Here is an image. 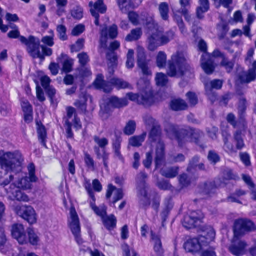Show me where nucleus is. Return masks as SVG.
<instances>
[{"label": "nucleus", "instance_id": "1", "mask_svg": "<svg viewBox=\"0 0 256 256\" xmlns=\"http://www.w3.org/2000/svg\"><path fill=\"white\" fill-rule=\"evenodd\" d=\"M29 176H24L18 180L16 184H10L9 189L6 188V191L10 198L12 200L28 202V196L21 192L20 189L24 190H30L32 188V182L38 180L35 175L36 168L34 164H30L28 166Z\"/></svg>", "mask_w": 256, "mask_h": 256}, {"label": "nucleus", "instance_id": "2", "mask_svg": "<svg viewBox=\"0 0 256 256\" xmlns=\"http://www.w3.org/2000/svg\"><path fill=\"white\" fill-rule=\"evenodd\" d=\"M256 230L254 224L250 221L239 220L236 222L234 228V238L228 250L236 256H242L246 252L248 246L246 242L239 238L248 232Z\"/></svg>", "mask_w": 256, "mask_h": 256}, {"label": "nucleus", "instance_id": "3", "mask_svg": "<svg viewBox=\"0 0 256 256\" xmlns=\"http://www.w3.org/2000/svg\"><path fill=\"white\" fill-rule=\"evenodd\" d=\"M190 68L186 54L184 52H177L168 62L167 74L170 77H181L189 70Z\"/></svg>", "mask_w": 256, "mask_h": 256}, {"label": "nucleus", "instance_id": "4", "mask_svg": "<svg viewBox=\"0 0 256 256\" xmlns=\"http://www.w3.org/2000/svg\"><path fill=\"white\" fill-rule=\"evenodd\" d=\"M24 162V157L18 151L8 152L0 156L2 168L16 173V176L22 172Z\"/></svg>", "mask_w": 256, "mask_h": 256}, {"label": "nucleus", "instance_id": "5", "mask_svg": "<svg viewBox=\"0 0 256 256\" xmlns=\"http://www.w3.org/2000/svg\"><path fill=\"white\" fill-rule=\"evenodd\" d=\"M166 130L168 136L171 139H176L179 144L182 146L183 144L188 142H197L203 134L200 131L194 130H182L178 132V128L173 125H170Z\"/></svg>", "mask_w": 256, "mask_h": 256}, {"label": "nucleus", "instance_id": "6", "mask_svg": "<svg viewBox=\"0 0 256 256\" xmlns=\"http://www.w3.org/2000/svg\"><path fill=\"white\" fill-rule=\"evenodd\" d=\"M20 41L26 46L28 52L33 58L43 57V55L40 50V46L39 39L33 36H30L28 38L21 36Z\"/></svg>", "mask_w": 256, "mask_h": 256}, {"label": "nucleus", "instance_id": "7", "mask_svg": "<svg viewBox=\"0 0 256 256\" xmlns=\"http://www.w3.org/2000/svg\"><path fill=\"white\" fill-rule=\"evenodd\" d=\"M128 104V101L126 98H118L114 96L108 98L100 105V114L103 115L108 114L111 111L112 108H121L126 106Z\"/></svg>", "mask_w": 256, "mask_h": 256}, {"label": "nucleus", "instance_id": "8", "mask_svg": "<svg viewBox=\"0 0 256 256\" xmlns=\"http://www.w3.org/2000/svg\"><path fill=\"white\" fill-rule=\"evenodd\" d=\"M14 211L16 214L27 221L30 224H36L37 222V214L34 209L31 206L26 205L17 206Z\"/></svg>", "mask_w": 256, "mask_h": 256}, {"label": "nucleus", "instance_id": "9", "mask_svg": "<svg viewBox=\"0 0 256 256\" xmlns=\"http://www.w3.org/2000/svg\"><path fill=\"white\" fill-rule=\"evenodd\" d=\"M198 47L201 51L204 52L202 58V68L206 74H210L214 70L215 66L210 55L206 52L207 44L204 40H201L198 43Z\"/></svg>", "mask_w": 256, "mask_h": 256}, {"label": "nucleus", "instance_id": "10", "mask_svg": "<svg viewBox=\"0 0 256 256\" xmlns=\"http://www.w3.org/2000/svg\"><path fill=\"white\" fill-rule=\"evenodd\" d=\"M149 30V36L147 39L148 48L150 51H154L159 46H161L158 33V25L154 22H149L148 24Z\"/></svg>", "mask_w": 256, "mask_h": 256}, {"label": "nucleus", "instance_id": "11", "mask_svg": "<svg viewBox=\"0 0 256 256\" xmlns=\"http://www.w3.org/2000/svg\"><path fill=\"white\" fill-rule=\"evenodd\" d=\"M148 178L147 174L144 172H141L136 176L138 188L139 191V196L141 198L142 204L144 206L150 204L149 198L148 196L146 190V180Z\"/></svg>", "mask_w": 256, "mask_h": 256}, {"label": "nucleus", "instance_id": "12", "mask_svg": "<svg viewBox=\"0 0 256 256\" xmlns=\"http://www.w3.org/2000/svg\"><path fill=\"white\" fill-rule=\"evenodd\" d=\"M204 218V215L201 211L192 212L184 216L183 226L188 229L195 228L200 225Z\"/></svg>", "mask_w": 256, "mask_h": 256}, {"label": "nucleus", "instance_id": "13", "mask_svg": "<svg viewBox=\"0 0 256 256\" xmlns=\"http://www.w3.org/2000/svg\"><path fill=\"white\" fill-rule=\"evenodd\" d=\"M204 238H192L188 240L184 244V248L188 252L196 253L205 248Z\"/></svg>", "mask_w": 256, "mask_h": 256}, {"label": "nucleus", "instance_id": "14", "mask_svg": "<svg viewBox=\"0 0 256 256\" xmlns=\"http://www.w3.org/2000/svg\"><path fill=\"white\" fill-rule=\"evenodd\" d=\"M126 97L132 102L145 106L150 105L154 102L153 96L151 92H144L140 95L129 92L126 94Z\"/></svg>", "mask_w": 256, "mask_h": 256}, {"label": "nucleus", "instance_id": "15", "mask_svg": "<svg viewBox=\"0 0 256 256\" xmlns=\"http://www.w3.org/2000/svg\"><path fill=\"white\" fill-rule=\"evenodd\" d=\"M68 226L74 237L78 239V233L80 232V225L78 216L75 208L73 207L70 209Z\"/></svg>", "mask_w": 256, "mask_h": 256}, {"label": "nucleus", "instance_id": "16", "mask_svg": "<svg viewBox=\"0 0 256 256\" xmlns=\"http://www.w3.org/2000/svg\"><path fill=\"white\" fill-rule=\"evenodd\" d=\"M137 57L138 66L142 69L143 74L146 75H150L152 74L148 67L145 50L144 48L140 46L138 47Z\"/></svg>", "mask_w": 256, "mask_h": 256}, {"label": "nucleus", "instance_id": "17", "mask_svg": "<svg viewBox=\"0 0 256 256\" xmlns=\"http://www.w3.org/2000/svg\"><path fill=\"white\" fill-rule=\"evenodd\" d=\"M12 236L22 244H26L28 239L23 225L16 224L12 226Z\"/></svg>", "mask_w": 256, "mask_h": 256}, {"label": "nucleus", "instance_id": "18", "mask_svg": "<svg viewBox=\"0 0 256 256\" xmlns=\"http://www.w3.org/2000/svg\"><path fill=\"white\" fill-rule=\"evenodd\" d=\"M100 42L102 46H106L108 36L112 39L115 38L118 34V26L113 24L109 28H104L101 30Z\"/></svg>", "mask_w": 256, "mask_h": 256}, {"label": "nucleus", "instance_id": "19", "mask_svg": "<svg viewBox=\"0 0 256 256\" xmlns=\"http://www.w3.org/2000/svg\"><path fill=\"white\" fill-rule=\"evenodd\" d=\"M164 144L163 142L160 141L156 146V156L155 158V163L156 168L164 164Z\"/></svg>", "mask_w": 256, "mask_h": 256}, {"label": "nucleus", "instance_id": "20", "mask_svg": "<svg viewBox=\"0 0 256 256\" xmlns=\"http://www.w3.org/2000/svg\"><path fill=\"white\" fill-rule=\"evenodd\" d=\"M223 82L220 80H214L205 84V88L207 94L212 102L216 99V96L212 93V89L220 90L222 86Z\"/></svg>", "mask_w": 256, "mask_h": 256}, {"label": "nucleus", "instance_id": "21", "mask_svg": "<svg viewBox=\"0 0 256 256\" xmlns=\"http://www.w3.org/2000/svg\"><path fill=\"white\" fill-rule=\"evenodd\" d=\"M106 8L102 0H98L95 2L94 8L90 9V12L92 16L95 18L96 20L94 22L96 26H99V15L97 12H100L102 14L106 12Z\"/></svg>", "mask_w": 256, "mask_h": 256}, {"label": "nucleus", "instance_id": "22", "mask_svg": "<svg viewBox=\"0 0 256 256\" xmlns=\"http://www.w3.org/2000/svg\"><path fill=\"white\" fill-rule=\"evenodd\" d=\"M95 86L98 88L102 90L105 92H110L112 90V84L104 80V77L102 75L98 76L94 82Z\"/></svg>", "mask_w": 256, "mask_h": 256}, {"label": "nucleus", "instance_id": "23", "mask_svg": "<svg viewBox=\"0 0 256 256\" xmlns=\"http://www.w3.org/2000/svg\"><path fill=\"white\" fill-rule=\"evenodd\" d=\"M67 112V120H66L70 121V120L74 117V120H72V122L74 126L76 128H82V124L79 118H78L76 110L72 107H68L66 108Z\"/></svg>", "mask_w": 256, "mask_h": 256}, {"label": "nucleus", "instance_id": "24", "mask_svg": "<svg viewBox=\"0 0 256 256\" xmlns=\"http://www.w3.org/2000/svg\"><path fill=\"white\" fill-rule=\"evenodd\" d=\"M58 60L62 64L63 70L66 72H69L72 71L74 64L73 60L70 58L67 55L62 54Z\"/></svg>", "mask_w": 256, "mask_h": 256}, {"label": "nucleus", "instance_id": "25", "mask_svg": "<svg viewBox=\"0 0 256 256\" xmlns=\"http://www.w3.org/2000/svg\"><path fill=\"white\" fill-rule=\"evenodd\" d=\"M199 237L204 238V244H205L206 247L207 246L210 242L214 240L216 237V232L212 228L208 226L206 228L205 230L204 231L203 234Z\"/></svg>", "mask_w": 256, "mask_h": 256}, {"label": "nucleus", "instance_id": "26", "mask_svg": "<svg viewBox=\"0 0 256 256\" xmlns=\"http://www.w3.org/2000/svg\"><path fill=\"white\" fill-rule=\"evenodd\" d=\"M152 240L154 243V249L156 254L158 256H162L164 253V250L162 246V243L160 238L152 233Z\"/></svg>", "mask_w": 256, "mask_h": 256}, {"label": "nucleus", "instance_id": "27", "mask_svg": "<svg viewBox=\"0 0 256 256\" xmlns=\"http://www.w3.org/2000/svg\"><path fill=\"white\" fill-rule=\"evenodd\" d=\"M158 33L161 46L168 44L174 39V32L172 30L164 32L158 29Z\"/></svg>", "mask_w": 256, "mask_h": 256}, {"label": "nucleus", "instance_id": "28", "mask_svg": "<svg viewBox=\"0 0 256 256\" xmlns=\"http://www.w3.org/2000/svg\"><path fill=\"white\" fill-rule=\"evenodd\" d=\"M256 78V72L251 70L242 72L239 76V78L242 83H250L254 80Z\"/></svg>", "mask_w": 256, "mask_h": 256}, {"label": "nucleus", "instance_id": "29", "mask_svg": "<svg viewBox=\"0 0 256 256\" xmlns=\"http://www.w3.org/2000/svg\"><path fill=\"white\" fill-rule=\"evenodd\" d=\"M102 222L104 226L108 230H112L116 227V218L113 214L110 216H104L102 218Z\"/></svg>", "mask_w": 256, "mask_h": 256}, {"label": "nucleus", "instance_id": "30", "mask_svg": "<svg viewBox=\"0 0 256 256\" xmlns=\"http://www.w3.org/2000/svg\"><path fill=\"white\" fill-rule=\"evenodd\" d=\"M179 168L174 166L168 168H162L160 173L162 175L168 178H172L176 177L178 174Z\"/></svg>", "mask_w": 256, "mask_h": 256}, {"label": "nucleus", "instance_id": "31", "mask_svg": "<svg viewBox=\"0 0 256 256\" xmlns=\"http://www.w3.org/2000/svg\"><path fill=\"white\" fill-rule=\"evenodd\" d=\"M94 150L96 155L97 158H102L103 160L104 165V167L106 168H108L109 154L106 152L105 150H102V152H101L100 148H98V146H94Z\"/></svg>", "mask_w": 256, "mask_h": 256}, {"label": "nucleus", "instance_id": "32", "mask_svg": "<svg viewBox=\"0 0 256 256\" xmlns=\"http://www.w3.org/2000/svg\"><path fill=\"white\" fill-rule=\"evenodd\" d=\"M170 106L172 110L176 111L183 110L188 108V104L184 100L176 99L172 102Z\"/></svg>", "mask_w": 256, "mask_h": 256}, {"label": "nucleus", "instance_id": "33", "mask_svg": "<svg viewBox=\"0 0 256 256\" xmlns=\"http://www.w3.org/2000/svg\"><path fill=\"white\" fill-rule=\"evenodd\" d=\"M56 4V14L59 16H62L66 14V8L68 4V0H54Z\"/></svg>", "mask_w": 256, "mask_h": 256}, {"label": "nucleus", "instance_id": "34", "mask_svg": "<svg viewBox=\"0 0 256 256\" xmlns=\"http://www.w3.org/2000/svg\"><path fill=\"white\" fill-rule=\"evenodd\" d=\"M146 133H144L140 136H134L129 140V144L134 147H139L142 146L146 137Z\"/></svg>", "mask_w": 256, "mask_h": 256}, {"label": "nucleus", "instance_id": "35", "mask_svg": "<svg viewBox=\"0 0 256 256\" xmlns=\"http://www.w3.org/2000/svg\"><path fill=\"white\" fill-rule=\"evenodd\" d=\"M110 83L118 89L132 88L130 84L122 79L112 78L110 80Z\"/></svg>", "mask_w": 256, "mask_h": 256}, {"label": "nucleus", "instance_id": "36", "mask_svg": "<svg viewBox=\"0 0 256 256\" xmlns=\"http://www.w3.org/2000/svg\"><path fill=\"white\" fill-rule=\"evenodd\" d=\"M142 34V30L140 28H136L132 30L126 38L127 42H132L138 40Z\"/></svg>", "mask_w": 256, "mask_h": 256}, {"label": "nucleus", "instance_id": "37", "mask_svg": "<svg viewBox=\"0 0 256 256\" xmlns=\"http://www.w3.org/2000/svg\"><path fill=\"white\" fill-rule=\"evenodd\" d=\"M122 140L119 138L114 141L112 144L113 150L114 152V157L119 160H124V158L121 154L120 147Z\"/></svg>", "mask_w": 256, "mask_h": 256}, {"label": "nucleus", "instance_id": "38", "mask_svg": "<svg viewBox=\"0 0 256 256\" xmlns=\"http://www.w3.org/2000/svg\"><path fill=\"white\" fill-rule=\"evenodd\" d=\"M84 162L86 168L94 172L96 169L95 162L93 158L88 152L84 153Z\"/></svg>", "mask_w": 256, "mask_h": 256}, {"label": "nucleus", "instance_id": "39", "mask_svg": "<svg viewBox=\"0 0 256 256\" xmlns=\"http://www.w3.org/2000/svg\"><path fill=\"white\" fill-rule=\"evenodd\" d=\"M246 194V192L242 190L238 189L236 191V192L229 196L228 198V202H237L238 204H241L238 198L245 196Z\"/></svg>", "mask_w": 256, "mask_h": 256}, {"label": "nucleus", "instance_id": "40", "mask_svg": "<svg viewBox=\"0 0 256 256\" xmlns=\"http://www.w3.org/2000/svg\"><path fill=\"white\" fill-rule=\"evenodd\" d=\"M234 140L236 143V148L238 150H242L245 146L243 138L242 137V132L240 130H237L234 134Z\"/></svg>", "mask_w": 256, "mask_h": 256}, {"label": "nucleus", "instance_id": "41", "mask_svg": "<svg viewBox=\"0 0 256 256\" xmlns=\"http://www.w3.org/2000/svg\"><path fill=\"white\" fill-rule=\"evenodd\" d=\"M159 11L162 18L166 20L168 19L169 7L166 2H162L160 4Z\"/></svg>", "mask_w": 256, "mask_h": 256}, {"label": "nucleus", "instance_id": "42", "mask_svg": "<svg viewBox=\"0 0 256 256\" xmlns=\"http://www.w3.org/2000/svg\"><path fill=\"white\" fill-rule=\"evenodd\" d=\"M136 128V123L134 120H130L126 123L124 128V134L130 136L134 134Z\"/></svg>", "mask_w": 256, "mask_h": 256}, {"label": "nucleus", "instance_id": "43", "mask_svg": "<svg viewBox=\"0 0 256 256\" xmlns=\"http://www.w3.org/2000/svg\"><path fill=\"white\" fill-rule=\"evenodd\" d=\"M93 200L90 202V207L94 212L98 216H101L102 218L106 215V208L105 206H102L100 207H97Z\"/></svg>", "mask_w": 256, "mask_h": 256}, {"label": "nucleus", "instance_id": "44", "mask_svg": "<svg viewBox=\"0 0 256 256\" xmlns=\"http://www.w3.org/2000/svg\"><path fill=\"white\" fill-rule=\"evenodd\" d=\"M220 66L224 67L227 72L230 73L232 72L234 66V62L230 60L228 58H224L220 62Z\"/></svg>", "mask_w": 256, "mask_h": 256}, {"label": "nucleus", "instance_id": "45", "mask_svg": "<svg viewBox=\"0 0 256 256\" xmlns=\"http://www.w3.org/2000/svg\"><path fill=\"white\" fill-rule=\"evenodd\" d=\"M167 56L164 52H160L156 58L157 66L160 68H164L166 65Z\"/></svg>", "mask_w": 256, "mask_h": 256}, {"label": "nucleus", "instance_id": "46", "mask_svg": "<svg viewBox=\"0 0 256 256\" xmlns=\"http://www.w3.org/2000/svg\"><path fill=\"white\" fill-rule=\"evenodd\" d=\"M86 102L87 98L86 96H84L80 100H76L74 102V106L80 109L82 112H86Z\"/></svg>", "mask_w": 256, "mask_h": 256}, {"label": "nucleus", "instance_id": "47", "mask_svg": "<svg viewBox=\"0 0 256 256\" xmlns=\"http://www.w3.org/2000/svg\"><path fill=\"white\" fill-rule=\"evenodd\" d=\"M156 84L159 86H164L168 82L167 76L162 73H158L156 77Z\"/></svg>", "mask_w": 256, "mask_h": 256}, {"label": "nucleus", "instance_id": "48", "mask_svg": "<svg viewBox=\"0 0 256 256\" xmlns=\"http://www.w3.org/2000/svg\"><path fill=\"white\" fill-rule=\"evenodd\" d=\"M134 51L132 50H129L127 54L126 66L128 68H132L134 66Z\"/></svg>", "mask_w": 256, "mask_h": 256}, {"label": "nucleus", "instance_id": "49", "mask_svg": "<svg viewBox=\"0 0 256 256\" xmlns=\"http://www.w3.org/2000/svg\"><path fill=\"white\" fill-rule=\"evenodd\" d=\"M223 137L224 150L228 152H234V146L228 142V138L230 137V134H226V135L224 136V134H223Z\"/></svg>", "mask_w": 256, "mask_h": 256}, {"label": "nucleus", "instance_id": "50", "mask_svg": "<svg viewBox=\"0 0 256 256\" xmlns=\"http://www.w3.org/2000/svg\"><path fill=\"white\" fill-rule=\"evenodd\" d=\"M29 242L32 245H37L39 242V238L34 230L32 229L28 230Z\"/></svg>", "mask_w": 256, "mask_h": 256}, {"label": "nucleus", "instance_id": "51", "mask_svg": "<svg viewBox=\"0 0 256 256\" xmlns=\"http://www.w3.org/2000/svg\"><path fill=\"white\" fill-rule=\"evenodd\" d=\"M187 100L190 106H196L198 103V96L195 93L189 92L186 94Z\"/></svg>", "mask_w": 256, "mask_h": 256}, {"label": "nucleus", "instance_id": "52", "mask_svg": "<svg viewBox=\"0 0 256 256\" xmlns=\"http://www.w3.org/2000/svg\"><path fill=\"white\" fill-rule=\"evenodd\" d=\"M246 100L245 98H242L240 101L238 106V113L240 116V118L243 120L244 114L246 110Z\"/></svg>", "mask_w": 256, "mask_h": 256}, {"label": "nucleus", "instance_id": "53", "mask_svg": "<svg viewBox=\"0 0 256 256\" xmlns=\"http://www.w3.org/2000/svg\"><path fill=\"white\" fill-rule=\"evenodd\" d=\"M71 15L75 19H81L83 17L82 8L80 6L74 8L71 12Z\"/></svg>", "mask_w": 256, "mask_h": 256}, {"label": "nucleus", "instance_id": "54", "mask_svg": "<svg viewBox=\"0 0 256 256\" xmlns=\"http://www.w3.org/2000/svg\"><path fill=\"white\" fill-rule=\"evenodd\" d=\"M57 32L58 33L59 38L62 40H67V36L66 35V28L62 24L58 26L56 28Z\"/></svg>", "mask_w": 256, "mask_h": 256}, {"label": "nucleus", "instance_id": "55", "mask_svg": "<svg viewBox=\"0 0 256 256\" xmlns=\"http://www.w3.org/2000/svg\"><path fill=\"white\" fill-rule=\"evenodd\" d=\"M94 140L95 142L98 146V148L105 150L106 146L108 144V140L106 138H100L98 136H94Z\"/></svg>", "mask_w": 256, "mask_h": 256}, {"label": "nucleus", "instance_id": "56", "mask_svg": "<svg viewBox=\"0 0 256 256\" xmlns=\"http://www.w3.org/2000/svg\"><path fill=\"white\" fill-rule=\"evenodd\" d=\"M78 58L79 60V62L82 66H86L90 62L89 56L86 52H83L79 54Z\"/></svg>", "mask_w": 256, "mask_h": 256}, {"label": "nucleus", "instance_id": "57", "mask_svg": "<svg viewBox=\"0 0 256 256\" xmlns=\"http://www.w3.org/2000/svg\"><path fill=\"white\" fill-rule=\"evenodd\" d=\"M200 6L198 7V15L200 16V10H202L204 12H207L209 8V2L208 0H199Z\"/></svg>", "mask_w": 256, "mask_h": 256}, {"label": "nucleus", "instance_id": "58", "mask_svg": "<svg viewBox=\"0 0 256 256\" xmlns=\"http://www.w3.org/2000/svg\"><path fill=\"white\" fill-rule=\"evenodd\" d=\"M84 39H78L76 44L72 46V50L75 52H78L82 50L84 48Z\"/></svg>", "mask_w": 256, "mask_h": 256}, {"label": "nucleus", "instance_id": "59", "mask_svg": "<svg viewBox=\"0 0 256 256\" xmlns=\"http://www.w3.org/2000/svg\"><path fill=\"white\" fill-rule=\"evenodd\" d=\"M160 134V130L158 127H154L150 133V138L153 140L156 141L158 140Z\"/></svg>", "mask_w": 256, "mask_h": 256}, {"label": "nucleus", "instance_id": "60", "mask_svg": "<svg viewBox=\"0 0 256 256\" xmlns=\"http://www.w3.org/2000/svg\"><path fill=\"white\" fill-rule=\"evenodd\" d=\"M11 28H14V30H12L8 33V37L10 38H20V32L18 28V27L16 25H14L12 26Z\"/></svg>", "mask_w": 256, "mask_h": 256}, {"label": "nucleus", "instance_id": "61", "mask_svg": "<svg viewBox=\"0 0 256 256\" xmlns=\"http://www.w3.org/2000/svg\"><path fill=\"white\" fill-rule=\"evenodd\" d=\"M54 33L53 32H52V36H46L42 38V42L44 43V44L48 46H52L54 44Z\"/></svg>", "mask_w": 256, "mask_h": 256}, {"label": "nucleus", "instance_id": "62", "mask_svg": "<svg viewBox=\"0 0 256 256\" xmlns=\"http://www.w3.org/2000/svg\"><path fill=\"white\" fill-rule=\"evenodd\" d=\"M85 27L82 24L76 26L72 30V34L74 36H78L84 32Z\"/></svg>", "mask_w": 256, "mask_h": 256}, {"label": "nucleus", "instance_id": "63", "mask_svg": "<svg viewBox=\"0 0 256 256\" xmlns=\"http://www.w3.org/2000/svg\"><path fill=\"white\" fill-rule=\"evenodd\" d=\"M152 162V152H148L146 154V158L143 162L144 166L148 168L150 167Z\"/></svg>", "mask_w": 256, "mask_h": 256}, {"label": "nucleus", "instance_id": "64", "mask_svg": "<svg viewBox=\"0 0 256 256\" xmlns=\"http://www.w3.org/2000/svg\"><path fill=\"white\" fill-rule=\"evenodd\" d=\"M22 107L24 113L32 112V106L28 100H24L22 101Z\"/></svg>", "mask_w": 256, "mask_h": 256}]
</instances>
